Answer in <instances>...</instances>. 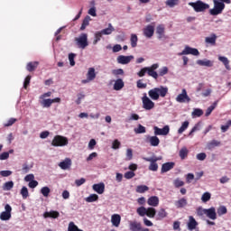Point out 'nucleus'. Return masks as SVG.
<instances>
[{
    "mask_svg": "<svg viewBox=\"0 0 231 231\" xmlns=\"http://www.w3.org/2000/svg\"><path fill=\"white\" fill-rule=\"evenodd\" d=\"M32 170V166L28 165V163H23L22 166V174H28L30 171Z\"/></svg>",
    "mask_w": 231,
    "mask_h": 231,
    "instance_id": "nucleus-55",
    "label": "nucleus"
},
{
    "mask_svg": "<svg viewBox=\"0 0 231 231\" xmlns=\"http://www.w3.org/2000/svg\"><path fill=\"white\" fill-rule=\"evenodd\" d=\"M143 33L146 39H151L152 35H154V26L153 25H147L143 30Z\"/></svg>",
    "mask_w": 231,
    "mask_h": 231,
    "instance_id": "nucleus-17",
    "label": "nucleus"
},
{
    "mask_svg": "<svg viewBox=\"0 0 231 231\" xmlns=\"http://www.w3.org/2000/svg\"><path fill=\"white\" fill-rule=\"evenodd\" d=\"M183 55H193L194 57H198L199 55V51L196 48H192L189 45H186L181 52L178 53L179 57Z\"/></svg>",
    "mask_w": 231,
    "mask_h": 231,
    "instance_id": "nucleus-7",
    "label": "nucleus"
},
{
    "mask_svg": "<svg viewBox=\"0 0 231 231\" xmlns=\"http://www.w3.org/2000/svg\"><path fill=\"white\" fill-rule=\"evenodd\" d=\"M39 66V61H32L27 63L26 69L27 71H35L37 69V67Z\"/></svg>",
    "mask_w": 231,
    "mask_h": 231,
    "instance_id": "nucleus-37",
    "label": "nucleus"
},
{
    "mask_svg": "<svg viewBox=\"0 0 231 231\" xmlns=\"http://www.w3.org/2000/svg\"><path fill=\"white\" fill-rule=\"evenodd\" d=\"M168 216L167 214V211H165V208H161L159 211H158V214H157V219L160 220V219H165V217Z\"/></svg>",
    "mask_w": 231,
    "mask_h": 231,
    "instance_id": "nucleus-45",
    "label": "nucleus"
},
{
    "mask_svg": "<svg viewBox=\"0 0 231 231\" xmlns=\"http://www.w3.org/2000/svg\"><path fill=\"white\" fill-rule=\"evenodd\" d=\"M225 3L226 5H230L231 0H213L214 6L209 10V14L214 16L223 14V10H225Z\"/></svg>",
    "mask_w": 231,
    "mask_h": 231,
    "instance_id": "nucleus-2",
    "label": "nucleus"
},
{
    "mask_svg": "<svg viewBox=\"0 0 231 231\" xmlns=\"http://www.w3.org/2000/svg\"><path fill=\"white\" fill-rule=\"evenodd\" d=\"M134 176H136V174L134 173V171H126L125 173V180H133V178H134Z\"/></svg>",
    "mask_w": 231,
    "mask_h": 231,
    "instance_id": "nucleus-62",
    "label": "nucleus"
},
{
    "mask_svg": "<svg viewBox=\"0 0 231 231\" xmlns=\"http://www.w3.org/2000/svg\"><path fill=\"white\" fill-rule=\"evenodd\" d=\"M167 93H169V88L163 86L153 88L148 91V95L152 100H160V97L165 98Z\"/></svg>",
    "mask_w": 231,
    "mask_h": 231,
    "instance_id": "nucleus-1",
    "label": "nucleus"
},
{
    "mask_svg": "<svg viewBox=\"0 0 231 231\" xmlns=\"http://www.w3.org/2000/svg\"><path fill=\"white\" fill-rule=\"evenodd\" d=\"M136 213L138 214V216H140V217H145V216H147V217H150L152 219L156 216V208H145V207L142 206V207L137 208Z\"/></svg>",
    "mask_w": 231,
    "mask_h": 231,
    "instance_id": "nucleus-4",
    "label": "nucleus"
},
{
    "mask_svg": "<svg viewBox=\"0 0 231 231\" xmlns=\"http://www.w3.org/2000/svg\"><path fill=\"white\" fill-rule=\"evenodd\" d=\"M75 57H77V55L75 53L69 54V60L70 66H75Z\"/></svg>",
    "mask_w": 231,
    "mask_h": 231,
    "instance_id": "nucleus-63",
    "label": "nucleus"
},
{
    "mask_svg": "<svg viewBox=\"0 0 231 231\" xmlns=\"http://www.w3.org/2000/svg\"><path fill=\"white\" fill-rule=\"evenodd\" d=\"M102 32H97L95 33V40L93 42V44H97L98 42H100V40L102 39Z\"/></svg>",
    "mask_w": 231,
    "mask_h": 231,
    "instance_id": "nucleus-61",
    "label": "nucleus"
},
{
    "mask_svg": "<svg viewBox=\"0 0 231 231\" xmlns=\"http://www.w3.org/2000/svg\"><path fill=\"white\" fill-rule=\"evenodd\" d=\"M78 98L76 100V104L77 106H80V104H82V100H84V98H86V95L84 94V92H80L77 95Z\"/></svg>",
    "mask_w": 231,
    "mask_h": 231,
    "instance_id": "nucleus-54",
    "label": "nucleus"
},
{
    "mask_svg": "<svg viewBox=\"0 0 231 231\" xmlns=\"http://www.w3.org/2000/svg\"><path fill=\"white\" fill-rule=\"evenodd\" d=\"M59 167L62 169V171H68L69 167H71V159L66 158L64 161L59 163Z\"/></svg>",
    "mask_w": 231,
    "mask_h": 231,
    "instance_id": "nucleus-25",
    "label": "nucleus"
},
{
    "mask_svg": "<svg viewBox=\"0 0 231 231\" xmlns=\"http://www.w3.org/2000/svg\"><path fill=\"white\" fill-rule=\"evenodd\" d=\"M146 142L147 143H150L151 147H158L160 145V138H158V135H147L146 136Z\"/></svg>",
    "mask_w": 231,
    "mask_h": 231,
    "instance_id": "nucleus-13",
    "label": "nucleus"
},
{
    "mask_svg": "<svg viewBox=\"0 0 231 231\" xmlns=\"http://www.w3.org/2000/svg\"><path fill=\"white\" fill-rule=\"evenodd\" d=\"M147 204L150 207H158L160 205V199L157 196H152L148 199Z\"/></svg>",
    "mask_w": 231,
    "mask_h": 231,
    "instance_id": "nucleus-27",
    "label": "nucleus"
},
{
    "mask_svg": "<svg viewBox=\"0 0 231 231\" xmlns=\"http://www.w3.org/2000/svg\"><path fill=\"white\" fill-rule=\"evenodd\" d=\"M143 160H144V162H149L150 165H149V171H152V172H156V171H158V162L153 161L152 158L150 157H143Z\"/></svg>",
    "mask_w": 231,
    "mask_h": 231,
    "instance_id": "nucleus-19",
    "label": "nucleus"
},
{
    "mask_svg": "<svg viewBox=\"0 0 231 231\" xmlns=\"http://www.w3.org/2000/svg\"><path fill=\"white\" fill-rule=\"evenodd\" d=\"M122 221V217L119 214H114L111 216V223L113 226L118 228L120 226V223Z\"/></svg>",
    "mask_w": 231,
    "mask_h": 231,
    "instance_id": "nucleus-22",
    "label": "nucleus"
},
{
    "mask_svg": "<svg viewBox=\"0 0 231 231\" xmlns=\"http://www.w3.org/2000/svg\"><path fill=\"white\" fill-rule=\"evenodd\" d=\"M133 59H134V56L133 55H130V56L119 55L116 60L118 64L125 65V64H129V62H131Z\"/></svg>",
    "mask_w": 231,
    "mask_h": 231,
    "instance_id": "nucleus-15",
    "label": "nucleus"
},
{
    "mask_svg": "<svg viewBox=\"0 0 231 231\" xmlns=\"http://www.w3.org/2000/svg\"><path fill=\"white\" fill-rule=\"evenodd\" d=\"M85 201L87 203H95V201H98V195L90 194L88 197L85 198Z\"/></svg>",
    "mask_w": 231,
    "mask_h": 231,
    "instance_id": "nucleus-41",
    "label": "nucleus"
},
{
    "mask_svg": "<svg viewBox=\"0 0 231 231\" xmlns=\"http://www.w3.org/2000/svg\"><path fill=\"white\" fill-rule=\"evenodd\" d=\"M130 43L132 48H136V46H138V36L136 34H131Z\"/></svg>",
    "mask_w": 231,
    "mask_h": 231,
    "instance_id": "nucleus-43",
    "label": "nucleus"
},
{
    "mask_svg": "<svg viewBox=\"0 0 231 231\" xmlns=\"http://www.w3.org/2000/svg\"><path fill=\"white\" fill-rule=\"evenodd\" d=\"M103 35H111L115 32L113 24L108 23V27L100 31Z\"/></svg>",
    "mask_w": 231,
    "mask_h": 231,
    "instance_id": "nucleus-34",
    "label": "nucleus"
},
{
    "mask_svg": "<svg viewBox=\"0 0 231 231\" xmlns=\"http://www.w3.org/2000/svg\"><path fill=\"white\" fill-rule=\"evenodd\" d=\"M228 212V210L226 209V206H220L217 210V216L221 217V216H225V214H226Z\"/></svg>",
    "mask_w": 231,
    "mask_h": 231,
    "instance_id": "nucleus-49",
    "label": "nucleus"
},
{
    "mask_svg": "<svg viewBox=\"0 0 231 231\" xmlns=\"http://www.w3.org/2000/svg\"><path fill=\"white\" fill-rule=\"evenodd\" d=\"M198 221H196V218L194 217L189 216V220L187 222V228L189 231H194L198 227Z\"/></svg>",
    "mask_w": 231,
    "mask_h": 231,
    "instance_id": "nucleus-16",
    "label": "nucleus"
},
{
    "mask_svg": "<svg viewBox=\"0 0 231 231\" xmlns=\"http://www.w3.org/2000/svg\"><path fill=\"white\" fill-rule=\"evenodd\" d=\"M153 133L155 136H167L171 133V127L169 125H164L163 128L154 126Z\"/></svg>",
    "mask_w": 231,
    "mask_h": 231,
    "instance_id": "nucleus-11",
    "label": "nucleus"
},
{
    "mask_svg": "<svg viewBox=\"0 0 231 231\" xmlns=\"http://www.w3.org/2000/svg\"><path fill=\"white\" fill-rule=\"evenodd\" d=\"M173 185L176 189H180V187H183L185 185V182L181 180V179L177 178L173 180Z\"/></svg>",
    "mask_w": 231,
    "mask_h": 231,
    "instance_id": "nucleus-50",
    "label": "nucleus"
},
{
    "mask_svg": "<svg viewBox=\"0 0 231 231\" xmlns=\"http://www.w3.org/2000/svg\"><path fill=\"white\" fill-rule=\"evenodd\" d=\"M189 121H184L180 127L178 129V134H183V133H185V131H187V129H189Z\"/></svg>",
    "mask_w": 231,
    "mask_h": 231,
    "instance_id": "nucleus-36",
    "label": "nucleus"
},
{
    "mask_svg": "<svg viewBox=\"0 0 231 231\" xmlns=\"http://www.w3.org/2000/svg\"><path fill=\"white\" fill-rule=\"evenodd\" d=\"M134 132L135 134H144V133H147V130L145 126L139 124L137 127L134 129Z\"/></svg>",
    "mask_w": 231,
    "mask_h": 231,
    "instance_id": "nucleus-40",
    "label": "nucleus"
},
{
    "mask_svg": "<svg viewBox=\"0 0 231 231\" xmlns=\"http://www.w3.org/2000/svg\"><path fill=\"white\" fill-rule=\"evenodd\" d=\"M68 231H84V230L79 228V226L75 225V222H69L68 226Z\"/></svg>",
    "mask_w": 231,
    "mask_h": 231,
    "instance_id": "nucleus-47",
    "label": "nucleus"
},
{
    "mask_svg": "<svg viewBox=\"0 0 231 231\" xmlns=\"http://www.w3.org/2000/svg\"><path fill=\"white\" fill-rule=\"evenodd\" d=\"M40 104L42 106V107H51V104H53V101L51 100V98L42 99V101H40Z\"/></svg>",
    "mask_w": 231,
    "mask_h": 231,
    "instance_id": "nucleus-44",
    "label": "nucleus"
},
{
    "mask_svg": "<svg viewBox=\"0 0 231 231\" xmlns=\"http://www.w3.org/2000/svg\"><path fill=\"white\" fill-rule=\"evenodd\" d=\"M3 190H12L14 189V182L12 180L6 181L2 187Z\"/></svg>",
    "mask_w": 231,
    "mask_h": 231,
    "instance_id": "nucleus-48",
    "label": "nucleus"
},
{
    "mask_svg": "<svg viewBox=\"0 0 231 231\" xmlns=\"http://www.w3.org/2000/svg\"><path fill=\"white\" fill-rule=\"evenodd\" d=\"M180 3V0H167L166 1V5L169 6L170 8H174L176 5Z\"/></svg>",
    "mask_w": 231,
    "mask_h": 231,
    "instance_id": "nucleus-59",
    "label": "nucleus"
},
{
    "mask_svg": "<svg viewBox=\"0 0 231 231\" xmlns=\"http://www.w3.org/2000/svg\"><path fill=\"white\" fill-rule=\"evenodd\" d=\"M68 143H69L68 137L62 135H55L51 142L52 147H66Z\"/></svg>",
    "mask_w": 231,
    "mask_h": 231,
    "instance_id": "nucleus-6",
    "label": "nucleus"
},
{
    "mask_svg": "<svg viewBox=\"0 0 231 231\" xmlns=\"http://www.w3.org/2000/svg\"><path fill=\"white\" fill-rule=\"evenodd\" d=\"M120 145H121L120 141H118V139H116V140H114V142L112 143V149H114L115 151H116V149H120Z\"/></svg>",
    "mask_w": 231,
    "mask_h": 231,
    "instance_id": "nucleus-64",
    "label": "nucleus"
},
{
    "mask_svg": "<svg viewBox=\"0 0 231 231\" xmlns=\"http://www.w3.org/2000/svg\"><path fill=\"white\" fill-rule=\"evenodd\" d=\"M50 192H51V189L48 186L42 187L41 189V194L44 196V198H48L50 196Z\"/></svg>",
    "mask_w": 231,
    "mask_h": 231,
    "instance_id": "nucleus-52",
    "label": "nucleus"
},
{
    "mask_svg": "<svg viewBox=\"0 0 231 231\" xmlns=\"http://www.w3.org/2000/svg\"><path fill=\"white\" fill-rule=\"evenodd\" d=\"M125 86V83L124 82V79H117L114 81L113 89L114 91H122Z\"/></svg>",
    "mask_w": 231,
    "mask_h": 231,
    "instance_id": "nucleus-20",
    "label": "nucleus"
},
{
    "mask_svg": "<svg viewBox=\"0 0 231 231\" xmlns=\"http://www.w3.org/2000/svg\"><path fill=\"white\" fill-rule=\"evenodd\" d=\"M87 79H88V80H94L95 79H97V72L95 71V68H89L88 72H87Z\"/></svg>",
    "mask_w": 231,
    "mask_h": 231,
    "instance_id": "nucleus-31",
    "label": "nucleus"
},
{
    "mask_svg": "<svg viewBox=\"0 0 231 231\" xmlns=\"http://www.w3.org/2000/svg\"><path fill=\"white\" fill-rule=\"evenodd\" d=\"M92 189L97 194H102L106 190V184H104V182L93 184Z\"/></svg>",
    "mask_w": 231,
    "mask_h": 231,
    "instance_id": "nucleus-21",
    "label": "nucleus"
},
{
    "mask_svg": "<svg viewBox=\"0 0 231 231\" xmlns=\"http://www.w3.org/2000/svg\"><path fill=\"white\" fill-rule=\"evenodd\" d=\"M218 60L224 64L226 69H230V60H228V58L218 56Z\"/></svg>",
    "mask_w": 231,
    "mask_h": 231,
    "instance_id": "nucleus-39",
    "label": "nucleus"
},
{
    "mask_svg": "<svg viewBox=\"0 0 231 231\" xmlns=\"http://www.w3.org/2000/svg\"><path fill=\"white\" fill-rule=\"evenodd\" d=\"M197 64L199 66H204L206 68H212V66H214V61L208 59L198 60Z\"/></svg>",
    "mask_w": 231,
    "mask_h": 231,
    "instance_id": "nucleus-24",
    "label": "nucleus"
},
{
    "mask_svg": "<svg viewBox=\"0 0 231 231\" xmlns=\"http://www.w3.org/2000/svg\"><path fill=\"white\" fill-rule=\"evenodd\" d=\"M60 216V213L59 211L55 210H51V211H46L43 213V217L46 219L48 217H51L52 219H57Z\"/></svg>",
    "mask_w": 231,
    "mask_h": 231,
    "instance_id": "nucleus-26",
    "label": "nucleus"
},
{
    "mask_svg": "<svg viewBox=\"0 0 231 231\" xmlns=\"http://www.w3.org/2000/svg\"><path fill=\"white\" fill-rule=\"evenodd\" d=\"M203 115V110H201V108H194L192 113H191V116H202Z\"/></svg>",
    "mask_w": 231,
    "mask_h": 231,
    "instance_id": "nucleus-56",
    "label": "nucleus"
},
{
    "mask_svg": "<svg viewBox=\"0 0 231 231\" xmlns=\"http://www.w3.org/2000/svg\"><path fill=\"white\" fill-rule=\"evenodd\" d=\"M189 6H191L193 8L194 12L197 14H203L210 8V5L201 1V0H197L196 2H189Z\"/></svg>",
    "mask_w": 231,
    "mask_h": 231,
    "instance_id": "nucleus-3",
    "label": "nucleus"
},
{
    "mask_svg": "<svg viewBox=\"0 0 231 231\" xmlns=\"http://www.w3.org/2000/svg\"><path fill=\"white\" fill-rule=\"evenodd\" d=\"M1 221H10L12 219V206L6 204L5 206V211L0 214Z\"/></svg>",
    "mask_w": 231,
    "mask_h": 231,
    "instance_id": "nucleus-8",
    "label": "nucleus"
},
{
    "mask_svg": "<svg viewBox=\"0 0 231 231\" xmlns=\"http://www.w3.org/2000/svg\"><path fill=\"white\" fill-rule=\"evenodd\" d=\"M148 68V75L149 77H152V79H154V80H158V72H156V69L160 68L159 63H154L151 67Z\"/></svg>",
    "mask_w": 231,
    "mask_h": 231,
    "instance_id": "nucleus-12",
    "label": "nucleus"
},
{
    "mask_svg": "<svg viewBox=\"0 0 231 231\" xmlns=\"http://www.w3.org/2000/svg\"><path fill=\"white\" fill-rule=\"evenodd\" d=\"M142 102H143V107L146 111H151V109H154V102L147 97V93L143 94V97H142Z\"/></svg>",
    "mask_w": 231,
    "mask_h": 231,
    "instance_id": "nucleus-10",
    "label": "nucleus"
},
{
    "mask_svg": "<svg viewBox=\"0 0 231 231\" xmlns=\"http://www.w3.org/2000/svg\"><path fill=\"white\" fill-rule=\"evenodd\" d=\"M219 145H221V142L217 140H212L211 142L208 143L207 149L208 151H212V149H214L215 147H219Z\"/></svg>",
    "mask_w": 231,
    "mask_h": 231,
    "instance_id": "nucleus-32",
    "label": "nucleus"
},
{
    "mask_svg": "<svg viewBox=\"0 0 231 231\" xmlns=\"http://www.w3.org/2000/svg\"><path fill=\"white\" fill-rule=\"evenodd\" d=\"M159 41L165 39V27L163 25H158L156 29Z\"/></svg>",
    "mask_w": 231,
    "mask_h": 231,
    "instance_id": "nucleus-29",
    "label": "nucleus"
},
{
    "mask_svg": "<svg viewBox=\"0 0 231 231\" xmlns=\"http://www.w3.org/2000/svg\"><path fill=\"white\" fill-rule=\"evenodd\" d=\"M216 41H217V35L212 33L210 36L205 38L206 44H210L211 46H216Z\"/></svg>",
    "mask_w": 231,
    "mask_h": 231,
    "instance_id": "nucleus-28",
    "label": "nucleus"
},
{
    "mask_svg": "<svg viewBox=\"0 0 231 231\" xmlns=\"http://www.w3.org/2000/svg\"><path fill=\"white\" fill-rule=\"evenodd\" d=\"M90 8L88 11V15H91V17H97V2L95 0H92L89 2Z\"/></svg>",
    "mask_w": 231,
    "mask_h": 231,
    "instance_id": "nucleus-23",
    "label": "nucleus"
},
{
    "mask_svg": "<svg viewBox=\"0 0 231 231\" xmlns=\"http://www.w3.org/2000/svg\"><path fill=\"white\" fill-rule=\"evenodd\" d=\"M138 120H140V116L138 114L132 113L126 118L125 122H127L128 124H131V122H138Z\"/></svg>",
    "mask_w": 231,
    "mask_h": 231,
    "instance_id": "nucleus-35",
    "label": "nucleus"
},
{
    "mask_svg": "<svg viewBox=\"0 0 231 231\" xmlns=\"http://www.w3.org/2000/svg\"><path fill=\"white\" fill-rule=\"evenodd\" d=\"M174 205L176 208H185V207L188 205L187 199L181 198L179 200H176Z\"/></svg>",
    "mask_w": 231,
    "mask_h": 231,
    "instance_id": "nucleus-30",
    "label": "nucleus"
},
{
    "mask_svg": "<svg viewBox=\"0 0 231 231\" xmlns=\"http://www.w3.org/2000/svg\"><path fill=\"white\" fill-rule=\"evenodd\" d=\"M167 73H169V68L164 66L159 69L158 77H164Z\"/></svg>",
    "mask_w": 231,
    "mask_h": 231,
    "instance_id": "nucleus-57",
    "label": "nucleus"
},
{
    "mask_svg": "<svg viewBox=\"0 0 231 231\" xmlns=\"http://www.w3.org/2000/svg\"><path fill=\"white\" fill-rule=\"evenodd\" d=\"M130 230L132 231H141L142 230V224L140 222H130Z\"/></svg>",
    "mask_w": 231,
    "mask_h": 231,
    "instance_id": "nucleus-33",
    "label": "nucleus"
},
{
    "mask_svg": "<svg viewBox=\"0 0 231 231\" xmlns=\"http://www.w3.org/2000/svg\"><path fill=\"white\" fill-rule=\"evenodd\" d=\"M180 160H185L186 156H189V150L187 147H182L179 152Z\"/></svg>",
    "mask_w": 231,
    "mask_h": 231,
    "instance_id": "nucleus-42",
    "label": "nucleus"
},
{
    "mask_svg": "<svg viewBox=\"0 0 231 231\" xmlns=\"http://www.w3.org/2000/svg\"><path fill=\"white\" fill-rule=\"evenodd\" d=\"M216 106H217V103H214L213 105H211L210 106H208L206 110V116H210V115L212 114V111H214V109H216Z\"/></svg>",
    "mask_w": 231,
    "mask_h": 231,
    "instance_id": "nucleus-58",
    "label": "nucleus"
},
{
    "mask_svg": "<svg viewBox=\"0 0 231 231\" xmlns=\"http://www.w3.org/2000/svg\"><path fill=\"white\" fill-rule=\"evenodd\" d=\"M175 100L179 104H189V102H190V97H189V94H187V89L183 88L181 93L176 97Z\"/></svg>",
    "mask_w": 231,
    "mask_h": 231,
    "instance_id": "nucleus-9",
    "label": "nucleus"
},
{
    "mask_svg": "<svg viewBox=\"0 0 231 231\" xmlns=\"http://www.w3.org/2000/svg\"><path fill=\"white\" fill-rule=\"evenodd\" d=\"M91 21V16L89 15H87L83 22H82V24H81V27H80V31L81 32H84V30H86V28H88V26H89V22Z\"/></svg>",
    "mask_w": 231,
    "mask_h": 231,
    "instance_id": "nucleus-38",
    "label": "nucleus"
},
{
    "mask_svg": "<svg viewBox=\"0 0 231 231\" xmlns=\"http://www.w3.org/2000/svg\"><path fill=\"white\" fill-rule=\"evenodd\" d=\"M147 190H149V187L146 185H139L136 187V192L138 194H143L144 192H147Z\"/></svg>",
    "mask_w": 231,
    "mask_h": 231,
    "instance_id": "nucleus-46",
    "label": "nucleus"
},
{
    "mask_svg": "<svg viewBox=\"0 0 231 231\" xmlns=\"http://www.w3.org/2000/svg\"><path fill=\"white\" fill-rule=\"evenodd\" d=\"M206 217L212 221H216L217 219V213L216 212V208L211 207L209 208H206Z\"/></svg>",
    "mask_w": 231,
    "mask_h": 231,
    "instance_id": "nucleus-14",
    "label": "nucleus"
},
{
    "mask_svg": "<svg viewBox=\"0 0 231 231\" xmlns=\"http://www.w3.org/2000/svg\"><path fill=\"white\" fill-rule=\"evenodd\" d=\"M210 198H212V195L210 194V192L207 191L204 194H202L201 201L203 203H207L208 201H210Z\"/></svg>",
    "mask_w": 231,
    "mask_h": 231,
    "instance_id": "nucleus-53",
    "label": "nucleus"
},
{
    "mask_svg": "<svg viewBox=\"0 0 231 231\" xmlns=\"http://www.w3.org/2000/svg\"><path fill=\"white\" fill-rule=\"evenodd\" d=\"M176 163L174 162H165L162 165L161 173L165 174V172H169V171H172Z\"/></svg>",
    "mask_w": 231,
    "mask_h": 231,
    "instance_id": "nucleus-18",
    "label": "nucleus"
},
{
    "mask_svg": "<svg viewBox=\"0 0 231 231\" xmlns=\"http://www.w3.org/2000/svg\"><path fill=\"white\" fill-rule=\"evenodd\" d=\"M76 45L80 50H86L88 46H89V42H88V33L82 32L79 37L74 39Z\"/></svg>",
    "mask_w": 231,
    "mask_h": 231,
    "instance_id": "nucleus-5",
    "label": "nucleus"
},
{
    "mask_svg": "<svg viewBox=\"0 0 231 231\" xmlns=\"http://www.w3.org/2000/svg\"><path fill=\"white\" fill-rule=\"evenodd\" d=\"M20 194L23 199H26L28 196H30V193L28 192V188H26V186H23L20 191Z\"/></svg>",
    "mask_w": 231,
    "mask_h": 231,
    "instance_id": "nucleus-51",
    "label": "nucleus"
},
{
    "mask_svg": "<svg viewBox=\"0 0 231 231\" xmlns=\"http://www.w3.org/2000/svg\"><path fill=\"white\" fill-rule=\"evenodd\" d=\"M231 126V120H228L226 125L221 126L222 133H226Z\"/></svg>",
    "mask_w": 231,
    "mask_h": 231,
    "instance_id": "nucleus-60",
    "label": "nucleus"
}]
</instances>
